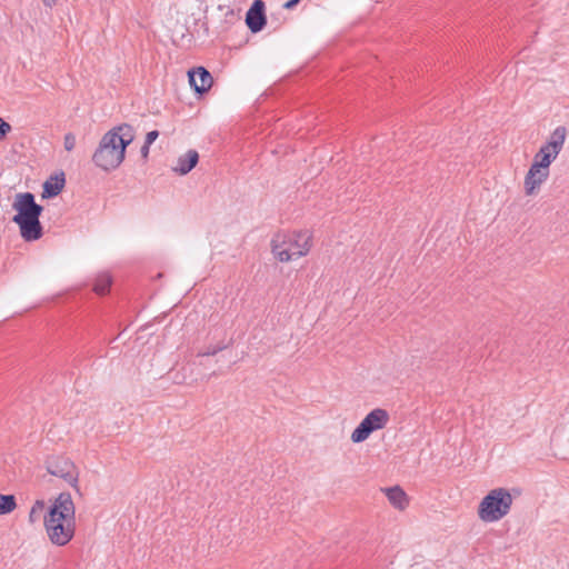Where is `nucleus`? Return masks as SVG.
Returning <instances> with one entry per match:
<instances>
[{
  "instance_id": "f257e3e1",
  "label": "nucleus",
  "mask_w": 569,
  "mask_h": 569,
  "mask_svg": "<svg viewBox=\"0 0 569 569\" xmlns=\"http://www.w3.org/2000/svg\"><path fill=\"white\" fill-rule=\"evenodd\" d=\"M74 503L69 492H61L43 517L49 540L66 546L74 535Z\"/></svg>"
},
{
  "instance_id": "f03ea898",
  "label": "nucleus",
  "mask_w": 569,
  "mask_h": 569,
  "mask_svg": "<svg viewBox=\"0 0 569 569\" xmlns=\"http://www.w3.org/2000/svg\"><path fill=\"white\" fill-rule=\"evenodd\" d=\"M311 238L308 231L279 232L271 240V251L276 259L288 262L309 252Z\"/></svg>"
},
{
  "instance_id": "7ed1b4c3",
  "label": "nucleus",
  "mask_w": 569,
  "mask_h": 569,
  "mask_svg": "<svg viewBox=\"0 0 569 569\" xmlns=\"http://www.w3.org/2000/svg\"><path fill=\"white\" fill-rule=\"evenodd\" d=\"M512 496L506 488L491 490L483 497L478 507V517L485 522H495L502 519L510 511Z\"/></svg>"
},
{
  "instance_id": "20e7f679",
  "label": "nucleus",
  "mask_w": 569,
  "mask_h": 569,
  "mask_svg": "<svg viewBox=\"0 0 569 569\" xmlns=\"http://www.w3.org/2000/svg\"><path fill=\"white\" fill-rule=\"evenodd\" d=\"M114 139L116 133H104L92 156L93 163L104 171L117 169L124 160V147L119 146Z\"/></svg>"
},
{
  "instance_id": "39448f33",
  "label": "nucleus",
  "mask_w": 569,
  "mask_h": 569,
  "mask_svg": "<svg viewBox=\"0 0 569 569\" xmlns=\"http://www.w3.org/2000/svg\"><path fill=\"white\" fill-rule=\"evenodd\" d=\"M389 413L387 410L377 408L370 411L359 426L351 433V441L360 443L368 439V437L377 430H380L389 422Z\"/></svg>"
},
{
  "instance_id": "423d86ee",
  "label": "nucleus",
  "mask_w": 569,
  "mask_h": 569,
  "mask_svg": "<svg viewBox=\"0 0 569 569\" xmlns=\"http://www.w3.org/2000/svg\"><path fill=\"white\" fill-rule=\"evenodd\" d=\"M46 469L50 475L63 479L79 492V471L77 466L69 458L62 456L48 458Z\"/></svg>"
},
{
  "instance_id": "0eeeda50",
  "label": "nucleus",
  "mask_w": 569,
  "mask_h": 569,
  "mask_svg": "<svg viewBox=\"0 0 569 569\" xmlns=\"http://www.w3.org/2000/svg\"><path fill=\"white\" fill-rule=\"evenodd\" d=\"M12 208L17 211L12 218L13 222L40 217L43 211V207L36 202L34 194L31 192L17 193Z\"/></svg>"
},
{
  "instance_id": "6e6552de",
  "label": "nucleus",
  "mask_w": 569,
  "mask_h": 569,
  "mask_svg": "<svg viewBox=\"0 0 569 569\" xmlns=\"http://www.w3.org/2000/svg\"><path fill=\"white\" fill-rule=\"evenodd\" d=\"M246 23L252 33L260 32L266 23L264 3L262 0H254L246 14Z\"/></svg>"
},
{
  "instance_id": "1a4fd4ad",
  "label": "nucleus",
  "mask_w": 569,
  "mask_h": 569,
  "mask_svg": "<svg viewBox=\"0 0 569 569\" xmlns=\"http://www.w3.org/2000/svg\"><path fill=\"white\" fill-rule=\"evenodd\" d=\"M549 169H542L531 164L525 177L526 194L532 196L537 192L540 186L548 179Z\"/></svg>"
},
{
  "instance_id": "9d476101",
  "label": "nucleus",
  "mask_w": 569,
  "mask_h": 569,
  "mask_svg": "<svg viewBox=\"0 0 569 569\" xmlns=\"http://www.w3.org/2000/svg\"><path fill=\"white\" fill-rule=\"evenodd\" d=\"M189 82L198 93L207 92L213 82L211 73L203 67L189 71Z\"/></svg>"
},
{
  "instance_id": "9b49d317",
  "label": "nucleus",
  "mask_w": 569,
  "mask_h": 569,
  "mask_svg": "<svg viewBox=\"0 0 569 569\" xmlns=\"http://www.w3.org/2000/svg\"><path fill=\"white\" fill-rule=\"evenodd\" d=\"M39 218L40 217L16 222L20 228L21 237L26 241H36L42 237L43 229Z\"/></svg>"
},
{
  "instance_id": "f8f14e48",
  "label": "nucleus",
  "mask_w": 569,
  "mask_h": 569,
  "mask_svg": "<svg viewBox=\"0 0 569 569\" xmlns=\"http://www.w3.org/2000/svg\"><path fill=\"white\" fill-rule=\"evenodd\" d=\"M199 154L196 150H188L184 154L178 158L177 166L173 171L184 176L189 173L198 163Z\"/></svg>"
},
{
  "instance_id": "ddd939ff",
  "label": "nucleus",
  "mask_w": 569,
  "mask_h": 569,
  "mask_svg": "<svg viewBox=\"0 0 569 569\" xmlns=\"http://www.w3.org/2000/svg\"><path fill=\"white\" fill-rule=\"evenodd\" d=\"M567 137V129L563 126L557 127L550 134L548 141L543 144L546 149L551 150L555 154H559Z\"/></svg>"
},
{
  "instance_id": "4468645a",
  "label": "nucleus",
  "mask_w": 569,
  "mask_h": 569,
  "mask_svg": "<svg viewBox=\"0 0 569 569\" xmlns=\"http://www.w3.org/2000/svg\"><path fill=\"white\" fill-rule=\"evenodd\" d=\"M108 132H113L116 133V139L114 141L119 144V146H122L124 147V150L127 149V147L133 141L134 139V129L132 126L130 124H127V123H123V124H120L111 130H109Z\"/></svg>"
},
{
  "instance_id": "2eb2a0df",
  "label": "nucleus",
  "mask_w": 569,
  "mask_h": 569,
  "mask_svg": "<svg viewBox=\"0 0 569 569\" xmlns=\"http://www.w3.org/2000/svg\"><path fill=\"white\" fill-rule=\"evenodd\" d=\"M64 183H66V180H64L63 172H61L59 176L57 174V176L50 177V179L43 183L42 197L43 198H52V197L58 196L62 191Z\"/></svg>"
},
{
  "instance_id": "dca6fc26",
  "label": "nucleus",
  "mask_w": 569,
  "mask_h": 569,
  "mask_svg": "<svg viewBox=\"0 0 569 569\" xmlns=\"http://www.w3.org/2000/svg\"><path fill=\"white\" fill-rule=\"evenodd\" d=\"M383 491L395 508L403 510L408 506L407 493L399 486L386 488Z\"/></svg>"
},
{
  "instance_id": "f3484780",
  "label": "nucleus",
  "mask_w": 569,
  "mask_h": 569,
  "mask_svg": "<svg viewBox=\"0 0 569 569\" xmlns=\"http://www.w3.org/2000/svg\"><path fill=\"white\" fill-rule=\"evenodd\" d=\"M557 156L558 154H555L551 150L546 149V147L542 146L535 154L532 164L542 169H549L551 162L557 158Z\"/></svg>"
},
{
  "instance_id": "a211bd4d",
  "label": "nucleus",
  "mask_w": 569,
  "mask_h": 569,
  "mask_svg": "<svg viewBox=\"0 0 569 569\" xmlns=\"http://www.w3.org/2000/svg\"><path fill=\"white\" fill-rule=\"evenodd\" d=\"M17 508V500L13 495L0 493V516L11 513Z\"/></svg>"
},
{
  "instance_id": "6ab92c4d",
  "label": "nucleus",
  "mask_w": 569,
  "mask_h": 569,
  "mask_svg": "<svg viewBox=\"0 0 569 569\" xmlns=\"http://www.w3.org/2000/svg\"><path fill=\"white\" fill-rule=\"evenodd\" d=\"M111 277L108 273H101L97 277L93 290L98 295H106L111 286Z\"/></svg>"
},
{
  "instance_id": "aec40b11",
  "label": "nucleus",
  "mask_w": 569,
  "mask_h": 569,
  "mask_svg": "<svg viewBox=\"0 0 569 569\" xmlns=\"http://www.w3.org/2000/svg\"><path fill=\"white\" fill-rule=\"evenodd\" d=\"M44 501L43 500H37L30 511H29V522L30 523H36L39 519H40V516L44 509Z\"/></svg>"
},
{
  "instance_id": "412c9836",
  "label": "nucleus",
  "mask_w": 569,
  "mask_h": 569,
  "mask_svg": "<svg viewBox=\"0 0 569 569\" xmlns=\"http://www.w3.org/2000/svg\"><path fill=\"white\" fill-rule=\"evenodd\" d=\"M63 146L67 151H71L76 147V137L73 133H67L63 139Z\"/></svg>"
},
{
  "instance_id": "4be33fe9",
  "label": "nucleus",
  "mask_w": 569,
  "mask_h": 569,
  "mask_svg": "<svg viewBox=\"0 0 569 569\" xmlns=\"http://www.w3.org/2000/svg\"><path fill=\"white\" fill-rule=\"evenodd\" d=\"M11 130V124L0 117V140H2Z\"/></svg>"
},
{
  "instance_id": "5701e85b",
  "label": "nucleus",
  "mask_w": 569,
  "mask_h": 569,
  "mask_svg": "<svg viewBox=\"0 0 569 569\" xmlns=\"http://www.w3.org/2000/svg\"><path fill=\"white\" fill-rule=\"evenodd\" d=\"M158 137H159V131H157V130H152V131H150V132H148V133H147V136H146V141H144V142H146L147 144H152V143L156 141V139H157Z\"/></svg>"
},
{
  "instance_id": "b1692460",
  "label": "nucleus",
  "mask_w": 569,
  "mask_h": 569,
  "mask_svg": "<svg viewBox=\"0 0 569 569\" xmlns=\"http://www.w3.org/2000/svg\"><path fill=\"white\" fill-rule=\"evenodd\" d=\"M301 0H289L283 4L284 9H292L295 8Z\"/></svg>"
},
{
  "instance_id": "393cba45",
  "label": "nucleus",
  "mask_w": 569,
  "mask_h": 569,
  "mask_svg": "<svg viewBox=\"0 0 569 569\" xmlns=\"http://www.w3.org/2000/svg\"><path fill=\"white\" fill-rule=\"evenodd\" d=\"M150 146H151V144H147V143L144 142V144L141 147L140 152H141V156H142L144 159H146V158H148V154H149V148H150Z\"/></svg>"
},
{
  "instance_id": "a878e982",
  "label": "nucleus",
  "mask_w": 569,
  "mask_h": 569,
  "mask_svg": "<svg viewBox=\"0 0 569 569\" xmlns=\"http://www.w3.org/2000/svg\"><path fill=\"white\" fill-rule=\"evenodd\" d=\"M221 348L219 349H209L208 351L203 352L202 356H213L216 355Z\"/></svg>"
},
{
  "instance_id": "bb28decb",
  "label": "nucleus",
  "mask_w": 569,
  "mask_h": 569,
  "mask_svg": "<svg viewBox=\"0 0 569 569\" xmlns=\"http://www.w3.org/2000/svg\"><path fill=\"white\" fill-rule=\"evenodd\" d=\"M46 4L52 6L57 2V0H43Z\"/></svg>"
}]
</instances>
